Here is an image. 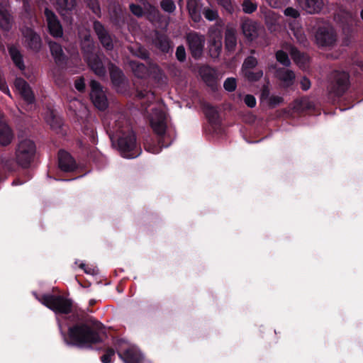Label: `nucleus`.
I'll use <instances>...</instances> for the list:
<instances>
[{
    "mask_svg": "<svg viewBox=\"0 0 363 363\" xmlns=\"http://www.w3.org/2000/svg\"><path fill=\"white\" fill-rule=\"evenodd\" d=\"M152 113L149 114V121L154 133L159 137V144L154 145L151 141L145 143V150L151 153H159L162 147H168L172 140L173 133L167 127V118L161 104L151 108Z\"/></svg>",
    "mask_w": 363,
    "mask_h": 363,
    "instance_id": "obj_1",
    "label": "nucleus"
},
{
    "mask_svg": "<svg viewBox=\"0 0 363 363\" xmlns=\"http://www.w3.org/2000/svg\"><path fill=\"white\" fill-rule=\"evenodd\" d=\"M111 138L118 140L119 150L123 157L134 158L140 154L135 135L130 129L124 116H120L109 129Z\"/></svg>",
    "mask_w": 363,
    "mask_h": 363,
    "instance_id": "obj_2",
    "label": "nucleus"
},
{
    "mask_svg": "<svg viewBox=\"0 0 363 363\" xmlns=\"http://www.w3.org/2000/svg\"><path fill=\"white\" fill-rule=\"evenodd\" d=\"M69 337L72 342L80 347H89L93 344L103 341L106 337L105 328L101 324H80L69 330Z\"/></svg>",
    "mask_w": 363,
    "mask_h": 363,
    "instance_id": "obj_3",
    "label": "nucleus"
},
{
    "mask_svg": "<svg viewBox=\"0 0 363 363\" xmlns=\"http://www.w3.org/2000/svg\"><path fill=\"white\" fill-rule=\"evenodd\" d=\"M79 37L82 38V48L84 52L86 60L89 66L99 76H104L106 73L105 68L99 56L93 53L94 45L90 38L89 32L86 30L79 32Z\"/></svg>",
    "mask_w": 363,
    "mask_h": 363,
    "instance_id": "obj_4",
    "label": "nucleus"
},
{
    "mask_svg": "<svg viewBox=\"0 0 363 363\" xmlns=\"http://www.w3.org/2000/svg\"><path fill=\"white\" fill-rule=\"evenodd\" d=\"M36 152V146L30 139H23L18 143L15 152L16 163L23 167H29Z\"/></svg>",
    "mask_w": 363,
    "mask_h": 363,
    "instance_id": "obj_5",
    "label": "nucleus"
},
{
    "mask_svg": "<svg viewBox=\"0 0 363 363\" xmlns=\"http://www.w3.org/2000/svg\"><path fill=\"white\" fill-rule=\"evenodd\" d=\"M38 300L55 313H69L72 309L70 300L61 296L44 295Z\"/></svg>",
    "mask_w": 363,
    "mask_h": 363,
    "instance_id": "obj_6",
    "label": "nucleus"
},
{
    "mask_svg": "<svg viewBox=\"0 0 363 363\" xmlns=\"http://www.w3.org/2000/svg\"><path fill=\"white\" fill-rule=\"evenodd\" d=\"M223 23L211 27L208 31V48L211 57L217 58L222 50V30Z\"/></svg>",
    "mask_w": 363,
    "mask_h": 363,
    "instance_id": "obj_7",
    "label": "nucleus"
},
{
    "mask_svg": "<svg viewBox=\"0 0 363 363\" xmlns=\"http://www.w3.org/2000/svg\"><path fill=\"white\" fill-rule=\"evenodd\" d=\"M90 96L94 106L99 110L106 109L108 106V101L101 85L97 82L92 80L90 82Z\"/></svg>",
    "mask_w": 363,
    "mask_h": 363,
    "instance_id": "obj_8",
    "label": "nucleus"
},
{
    "mask_svg": "<svg viewBox=\"0 0 363 363\" xmlns=\"http://www.w3.org/2000/svg\"><path fill=\"white\" fill-rule=\"evenodd\" d=\"M315 39L319 46H331L336 40V35L333 28L326 25L318 29L315 34Z\"/></svg>",
    "mask_w": 363,
    "mask_h": 363,
    "instance_id": "obj_9",
    "label": "nucleus"
},
{
    "mask_svg": "<svg viewBox=\"0 0 363 363\" xmlns=\"http://www.w3.org/2000/svg\"><path fill=\"white\" fill-rule=\"evenodd\" d=\"M186 39L192 56L195 58L199 57L203 52L204 36L196 32H191L187 35Z\"/></svg>",
    "mask_w": 363,
    "mask_h": 363,
    "instance_id": "obj_10",
    "label": "nucleus"
},
{
    "mask_svg": "<svg viewBox=\"0 0 363 363\" xmlns=\"http://www.w3.org/2000/svg\"><path fill=\"white\" fill-rule=\"evenodd\" d=\"M45 17L51 35L55 38L62 36V28L56 15L48 9L45 10Z\"/></svg>",
    "mask_w": 363,
    "mask_h": 363,
    "instance_id": "obj_11",
    "label": "nucleus"
},
{
    "mask_svg": "<svg viewBox=\"0 0 363 363\" xmlns=\"http://www.w3.org/2000/svg\"><path fill=\"white\" fill-rule=\"evenodd\" d=\"M130 65L133 72L138 78H145L149 75L150 73L152 74V72H157L159 75L160 79L165 78L157 66L152 65L150 69H147L143 64L139 63L136 61L130 62Z\"/></svg>",
    "mask_w": 363,
    "mask_h": 363,
    "instance_id": "obj_12",
    "label": "nucleus"
},
{
    "mask_svg": "<svg viewBox=\"0 0 363 363\" xmlns=\"http://www.w3.org/2000/svg\"><path fill=\"white\" fill-rule=\"evenodd\" d=\"M15 86L28 105H32L34 102V96L27 82L23 79L18 78L15 81Z\"/></svg>",
    "mask_w": 363,
    "mask_h": 363,
    "instance_id": "obj_13",
    "label": "nucleus"
},
{
    "mask_svg": "<svg viewBox=\"0 0 363 363\" xmlns=\"http://www.w3.org/2000/svg\"><path fill=\"white\" fill-rule=\"evenodd\" d=\"M9 0H0V27L8 30L12 25V18L7 8Z\"/></svg>",
    "mask_w": 363,
    "mask_h": 363,
    "instance_id": "obj_14",
    "label": "nucleus"
},
{
    "mask_svg": "<svg viewBox=\"0 0 363 363\" xmlns=\"http://www.w3.org/2000/svg\"><path fill=\"white\" fill-rule=\"evenodd\" d=\"M22 33L28 45L33 50H39L41 47L40 37L28 28L23 29Z\"/></svg>",
    "mask_w": 363,
    "mask_h": 363,
    "instance_id": "obj_15",
    "label": "nucleus"
},
{
    "mask_svg": "<svg viewBox=\"0 0 363 363\" xmlns=\"http://www.w3.org/2000/svg\"><path fill=\"white\" fill-rule=\"evenodd\" d=\"M333 78L336 85V94H341L347 88L349 82V75L345 72H335L333 74Z\"/></svg>",
    "mask_w": 363,
    "mask_h": 363,
    "instance_id": "obj_16",
    "label": "nucleus"
},
{
    "mask_svg": "<svg viewBox=\"0 0 363 363\" xmlns=\"http://www.w3.org/2000/svg\"><path fill=\"white\" fill-rule=\"evenodd\" d=\"M59 167L65 172L72 171L76 164L72 157L67 152L60 150L58 154Z\"/></svg>",
    "mask_w": 363,
    "mask_h": 363,
    "instance_id": "obj_17",
    "label": "nucleus"
},
{
    "mask_svg": "<svg viewBox=\"0 0 363 363\" xmlns=\"http://www.w3.org/2000/svg\"><path fill=\"white\" fill-rule=\"evenodd\" d=\"M118 354L125 363H142V355L135 347H130Z\"/></svg>",
    "mask_w": 363,
    "mask_h": 363,
    "instance_id": "obj_18",
    "label": "nucleus"
},
{
    "mask_svg": "<svg viewBox=\"0 0 363 363\" xmlns=\"http://www.w3.org/2000/svg\"><path fill=\"white\" fill-rule=\"evenodd\" d=\"M94 28L104 47L107 50H111L113 48L112 40L106 33L104 26L99 22L95 21Z\"/></svg>",
    "mask_w": 363,
    "mask_h": 363,
    "instance_id": "obj_19",
    "label": "nucleus"
},
{
    "mask_svg": "<svg viewBox=\"0 0 363 363\" xmlns=\"http://www.w3.org/2000/svg\"><path fill=\"white\" fill-rule=\"evenodd\" d=\"M201 6L199 0H189L187 1L189 14L194 22H199L201 19Z\"/></svg>",
    "mask_w": 363,
    "mask_h": 363,
    "instance_id": "obj_20",
    "label": "nucleus"
},
{
    "mask_svg": "<svg viewBox=\"0 0 363 363\" xmlns=\"http://www.w3.org/2000/svg\"><path fill=\"white\" fill-rule=\"evenodd\" d=\"M276 76L281 82L284 87L291 86L295 79L294 72L285 68L278 69Z\"/></svg>",
    "mask_w": 363,
    "mask_h": 363,
    "instance_id": "obj_21",
    "label": "nucleus"
},
{
    "mask_svg": "<svg viewBox=\"0 0 363 363\" xmlns=\"http://www.w3.org/2000/svg\"><path fill=\"white\" fill-rule=\"evenodd\" d=\"M300 6L309 13L319 12L323 5L322 0H298Z\"/></svg>",
    "mask_w": 363,
    "mask_h": 363,
    "instance_id": "obj_22",
    "label": "nucleus"
},
{
    "mask_svg": "<svg viewBox=\"0 0 363 363\" xmlns=\"http://www.w3.org/2000/svg\"><path fill=\"white\" fill-rule=\"evenodd\" d=\"M286 49L289 52L291 57L295 63L297 64L300 67L304 69L306 67V65L308 62V57L301 53L291 45H288Z\"/></svg>",
    "mask_w": 363,
    "mask_h": 363,
    "instance_id": "obj_23",
    "label": "nucleus"
},
{
    "mask_svg": "<svg viewBox=\"0 0 363 363\" xmlns=\"http://www.w3.org/2000/svg\"><path fill=\"white\" fill-rule=\"evenodd\" d=\"M13 138L12 131L9 126L4 122L0 121V144L8 145Z\"/></svg>",
    "mask_w": 363,
    "mask_h": 363,
    "instance_id": "obj_24",
    "label": "nucleus"
},
{
    "mask_svg": "<svg viewBox=\"0 0 363 363\" xmlns=\"http://www.w3.org/2000/svg\"><path fill=\"white\" fill-rule=\"evenodd\" d=\"M243 35L249 40H252L257 35V24L250 20H245L242 23Z\"/></svg>",
    "mask_w": 363,
    "mask_h": 363,
    "instance_id": "obj_25",
    "label": "nucleus"
},
{
    "mask_svg": "<svg viewBox=\"0 0 363 363\" xmlns=\"http://www.w3.org/2000/svg\"><path fill=\"white\" fill-rule=\"evenodd\" d=\"M108 69L113 85L116 87H119L125 79L123 72L112 64L110 65Z\"/></svg>",
    "mask_w": 363,
    "mask_h": 363,
    "instance_id": "obj_26",
    "label": "nucleus"
},
{
    "mask_svg": "<svg viewBox=\"0 0 363 363\" xmlns=\"http://www.w3.org/2000/svg\"><path fill=\"white\" fill-rule=\"evenodd\" d=\"M237 44L236 30L227 28L225 31V48L229 51L233 50Z\"/></svg>",
    "mask_w": 363,
    "mask_h": 363,
    "instance_id": "obj_27",
    "label": "nucleus"
},
{
    "mask_svg": "<svg viewBox=\"0 0 363 363\" xmlns=\"http://www.w3.org/2000/svg\"><path fill=\"white\" fill-rule=\"evenodd\" d=\"M55 4H56L57 9L64 16L66 12L71 11L75 4L74 0H55Z\"/></svg>",
    "mask_w": 363,
    "mask_h": 363,
    "instance_id": "obj_28",
    "label": "nucleus"
},
{
    "mask_svg": "<svg viewBox=\"0 0 363 363\" xmlns=\"http://www.w3.org/2000/svg\"><path fill=\"white\" fill-rule=\"evenodd\" d=\"M199 72L207 84L212 85L214 83L216 72L213 69L208 66H203L201 67Z\"/></svg>",
    "mask_w": 363,
    "mask_h": 363,
    "instance_id": "obj_29",
    "label": "nucleus"
},
{
    "mask_svg": "<svg viewBox=\"0 0 363 363\" xmlns=\"http://www.w3.org/2000/svg\"><path fill=\"white\" fill-rule=\"evenodd\" d=\"M9 52L16 66L21 70H23L25 65L23 64L22 55L19 50L16 47H11L9 49Z\"/></svg>",
    "mask_w": 363,
    "mask_h": 363,
    "instance_id": "obj_30",
    "label": "nucleus"
},
{
    "mask_svg": "<svg viewBox=\"0 0 363 363\" xmlns=\"http://www.w3.org/2000/svg\"><path fill=\"white\" fill-rule=\"evenodd\" d=\"M48 43L51 54L56 63H60L64 60L63 51L61 46L59 44L51 41Z\"/></svg>",
    "mask_w": 363,
    "mask_h": 363,
    "instance_id": "obj_31",
    "label": "nucleus"
},
{
    "mask_svg": "<svg viewBox=\"0 0 363 363\" xmlns=\"http://www.w3.org/2000/svg\"><path fill=\"white\" fill-rule=\"evenodd\" d=\"M257 65V60L254 57H249L245 59L242 65V73L245 74L247 72L252 71L254 67Z\"/></svg>",
    "mask_w": 363,
    "mask_h": 363,
    "instance_id": "obj_32",
    "label": "nucleus"
},
{
    "mask_svg": "<svg viewBox=\"0 0 363 363\" xmlns=\"http://www.w3.org/2000/svg\"><path fill=\"white\" fill-rule=\"evenodd\" d=\"M291 30L293 31L294 35L300 43H304L306 41V35L301 28L296 27L294 23L290 24Z\"/></svg>",
    "mask_w": 363,
    "mask_h": 363,
    "instance_id": "obj_33",
    "label": "nucleus"
},
{
    "mask_svg": "<svg viewBox=\"0 0 363 363\" xmlns=\"http://www.w3.org/2000/svg\"><path fill=\"white\" fill-rule=\"evenodd\" d=\"M204 112L206 117L209 119L211 122H214L218 118V111L217 109L211 106L208 104L204 106Z\"/></svg>",
    "mask_w": 363,
    "mask_h": 363,
    "instance_id": "obj_34",
    "label": "nucleus"
},
{
    "mask_svg": "<svg viewBox=\"0 0 363 363\" xmlns=\"http://www.w3.org/2000/svg\"><path fill=\"white\" fill-rule=\"evenodd\" d=\"M156 45L163 52H168L170 48L169 41L166 36H161L156 40Z\"/></svg>",
    "mask_w": 363,
    "mask_h": 363,
    "instance_id": "obj_35",
    "label": "nucleus"
},
{
    "mask_svg": "<svg viewBox=\"0 0 363 363\" xmlns=\"http://www.w3.org/2000/svg\"><path fill=\"white\" fill-rule=\"evenodd\" d=\"M244 76L250 82H256L259 80L262 76L263 72L262 70H257V71H250L247 72L246 73L243 74Z\"/></svg>",
    "mask_w": 363,
    "mask_h": 363,
    "instance_id": "obj_36",
    "label": "nucleus"
},
{
    "mask_svg": "<svg viewBox=\"0 0 363 363\" xmlns=\"http://www.w3.org/2000/svg\"><path fill=\"white\" fill-rule=\"evenodd\" d=\"M257 4L251 0H245L242 3V10L246 13H251L257 9Z\"/></svg>",
    "mask_w": 363,
    "mask_h": 363,
    "instance_id": "obj_37",
    "label": "nucleus"
},
{
    "mask_svg": "<svg viewBox=\"0 0 363 363\" xmlns=\"http://www.w3.org/2000/svg\"><path fill=\"white\" fill-rule=\"evenodd\" d=\"M162 9L167 12L172 13L175 10V4L172 0H162L161 1Z\"/></svg>",
    "mask_w": 363,
    "mask_h": 363,
    "instance_id": "obj_38",
    "label": "nucleus"
},
{
    "mask_svg": "<svg viewBox=\"0 0 363 363\" xmlns=\"http://www.w3.org/2000/svg\"><path fill=\"white\" fill-rule=\"evenodd\" d=\"M277 60L285 66H289L290 65V60L289 57L286 52L282 50H279L276 54Z\"/></svg>",
    "mask_w": 363,
    "mask_h": 363,
    "instance_id": "obj_39",
    "label": "nucleus"
},
{
    "mask_svg": "<svg viewBox=\"0 0 363 363\" xmlns=\"http://www.w3.org/2000/svg\"><path fill=\"white\" fill-rule=\"evenodd\" d=\"M115 352L113 349H108L105 354L101 356V360L103 363H111L114 357Z\"/></svg>",
    "mask_w": 363,
    "mask_h": 363,
    "instance_id": "obj_40",
    "label": "nucleus"
},
{
    "mask_svg": "<svg viewBox=\"0 0 363 363\" xmlns=\"http://www.w3.org/2000/svg\"><path fill=\"white\" fill-rule=\"evenodd\" d=\"M236 85H237V83H236V79L235 78H228L225 82H224V88L226 91H233L236 88Z\"/></svg>",
    "mask_w": 363,
    "mask_h": 363,
    "instance_id": "obj_41",
    "label": "nucleus"
},
{
    "mask_svg": "<svg viewBox=\"0 0 363 363\" xmlns=\"http://www.w3.org/2000/svg\"><path fill=\"white\" fill-rule=\"evenodd\" d=\"M203 13L205 18L208 21H214L217 19L218 14L216 10H213L211 9H206L203 10Z\"/></svg>",
    "mask_w": 363,
    "mask_h": 363,
    "instance_id": "obj_42",
    "label": "nucleus"
},
{
    "mask_svg": "<svg viewBox=\"0 0 363 363\" xmlns=\"http://www.w3.org/2000/svg\"><path fill=\"white\" fill-rule=\"evenodd\" d=\"M138 96L141 99H147V101L150 102H152L155 99L154 94L149 91H140L138 92Z\"/></svg>",
    "mask_w": 363,
    "mask_h": 363,
    "instance_id": "obj_43",
    "label": "nucleus"
},
{
    "mask_svg": "<svg viewBox=\"0 0 363 363\" xmlns=\"http://www.w3.org/2000/svg\"><path fill=\"white\" fill-rule=\"evenodd\" d=\"M218 4H220L227 11L232 13L234 11V7L230 0H217Z\"/></svg>",
    "mask_w": 363,
    "mask_h": 363,
    "instance_id": "obj_44",
    "label": "nucleus"
},
{
    "mask_svg": "<svg viewBox=\"0 0 363 363\" xmlns=\"http://www.w3.org/2000/svg\"><path fill=\"white\" fill-rule=\"evenodd\" d=\"M130 9L134 15H135L138 17L142 16L144 13L143 9L140 6L137 5V4H130Z\"/></svg>",
    "mask_w": 363,
    "mask_h": 363,
    "instance_id": "obj_45",
    "label": "nucleus"
},
{
    "mask_svg": "<svg viewBox=\"0 0 363 363\" xmlns=\"http://www.w3.org/2000/svg\"><path fill=\"white\" fill-rule=\"evenodd\" d=\"M176 56L179 61H184L185 60L186 52L183 46L181 45L177 48L176 51Z\"/></svg>",
    "mask_w": 363,
    "mask_h": 363,
    "instance_id": "obj_46",
    "label": "nucleus"
},
{
    "mask_svg": "<svg viewBox=\"0 0 363 363\" xmlns=\"http://www.w3.org/2000/svg\"><path fill=\"white\" fill-rule=\"evenodd\" d=\"M284 14L286 16H290L294 18H296L299 16V13L297 10L294 8L289 7L284 10Z\"/></svg>",
    "mask_w": 363,
    "mask_h": 363,
    "instance_id": "obj_47",
    "label": "nucleus"
},
{
    "mask_svg": "<svg viewBox=\"0 0 363 363\" xmlns=\"http://www.w3.org/2000/svg\"><path fill=\"white\" fill-rule=\"evenodd\" d=\"M244 101L245 103L250 108H253L256 105L255 98L252 95H246Z\"/></svg>",
    "mask_w": 363,
    "mask_h": 363,
    "instance_id": "obj_48",
    "label": "nucleus"
},
{
    "mask_svg": "<svg viewBox=\"0 0 363 363\" xmlns=\"http://www.w3.org/2000/svg\"><path fill=\"white\" fill-rule=\"evenodd\" d=\"M267 1L272 7L278 8L281 6L286 0H267Z\"/></svg>",
    "mask_w": 363,
    "mask_h": 363,
    "instance_id": "obj_49",
    "label": "nucleus"
},
{
    "mask_svg": "<svg viewBox=\"0 0 363 363\" xmlns=\"http://www.w3.org/2000/svg\"><path fill=\"white\" fill-rule=\"evenodd\" d=\"M269 104L272 106H276L281 104L283 101V99L279 96H272L269 98Z\"/></svg>",
    "mask_w": 363,
    "mask_h": 363,
    "instance_id": "obj_50",
    "label": "nucleus"
},
{
    "mask_svg": "<svg viewBox=\"0 0 363 363\" xmlns=\"http://www.w3.org/2000/svg\"><path fill=\"white\" fill-rule=\"evenodd\" d=\"M301 86L303 90H304V91L308 90L311 87L310 80L308 79H307L306 77H303L301 80Z\"/></svg>",
    "mask_w": 363,
    "mask_h": 363,
    "instance_id": "obj_51",
    "label": "nucleus"
},
{
    "mask_svg": "<svg viewBox=\"0 0 363 363\" xmlns=\"http://www.w3.org/2000/svg\"><path fill=\"white\" fill-rule=\"evenodd\" d=\"M74 86L78 91H82L85 87L84 80L82 79H77L74 83Z\"/></svg>",
    "mask_w": 363,
    "mask_h": 363,
    "instance_id": "obj_52",
    "label": "nucleus"
},
{
    "mask_svg": "<svg viewBox=\"0 0 363 363\" xmlns=\"http://www.w3.org/2000/svg\"><path fill=\"white\" fill-rule=\"evenodd\" d=\"M1 162L4 164V166L7 168L9 170H13V168L11 165V161L9 160H6L5 158H2Z\"/></svg>",
    "mask_w": 363,
    "mask_h": 363,
    "instance_id": "obj_53",
    "label": "nucleus"
},
{
    "mask_svg": "<svg viewBox=\"0 0 363 363\" xmlns=\"http://www.w3.org/2000/svg\"><path fill=\"white\" fill-rule=\"evenodd\" d=\"M137 55L141 58H146L148 55L147 51L141 48H139V53H137Z\"/></svg>",
    "mask_w": 363,
    "mask_h": 363,
    "instance_id": "obj_54",
    "label": "nucleus"
},
{
    "mask_svg": "<svg viewBox=\"0 0 363 363\" xmlns=\"http://www.w3.org/2000/svg\"><path fill=\"white\" fill-rule=\"evenodd\" d=\"M79 267L84 269V271L87 274H91L92 273V269L91 267H87L85 264L82 263L79 265Z\"/></svg>",
    "mask_w": 363,
    "mask_h": 363,
    "instance_id": "obj_55",
    "label": "nucleus"
},
{
    "mask_svg": "<svg viewBox=\"0 0 363 363\" xmlns=\"http://www.w3.org/2000/svg\"><path fill=\"white\" fill-rule=\"evenodd\" d=\"M91 9L93 10V12L96 14V15H99V13H100V8L98 5L97 3H93L92 4V6H91Z\"/></svg>",
    "mask_w": 363,
    "mask_h": 363,
    "instance_id": "obj_56",
    "label": "nucleus"
},
{
    "mask_svg": "<svg viewBox=\"0 0 363 363\" xmlns=\"http://www.w3.org/2000/svg\"><path fill=\"white\" fill-rule=\"evenodd\" d=\"M150 9H151V13H152L154 15V16H157V17L159 16V12L157 9H155V8L150 7Z\"/></svg>",
    "mask_w": 363,
    "mask_h": 363,
    "instance_id": "obj_57",
    "label": "nucleus"
},
{
    "mask_svg": "<svg viewBox=\"0 0 363 363\" xmlns=\"http://www.w3.org/2000/svg\"><path fill=\"white\" fill-rule=\"evenodd\" d=\"M47 121H48V123H50V125L52 128H55L56 125L55 124H53L52 122H50L48 119L47 120Z\"/></svg>",
    "mask_w": 363,
    "mask_h": 363,
    "instance_id": "obj_58",
    "label": "nucleus"
},
{
    "mask_svg": "<svg viewBox=\"0 0 363 363\" xmlns=\"http://www.w3.org/2000/svg\"><path fill=\"white\" fill-rule=\"evenodd\" d=\"M361 17H362V18L363 19V10H362V12H361Z\"/></svg>",
    "mask_w": 363,
    "mask_h": 363,
    "instance_id": "obj_59",
    "label": "nucleus"
},
{
    "mask_svg": "<svg viewBox=\"0 0 363 363\" xmlns=\"http://www.w3.org/2000/svg\"><path fill=\"white\" fill-rule=\"evenodd\" d=\"M72 103L75 104V103H79L78 101H74Z\"/></svg>",
    "mask_w": 363,
    "mask_h": 363,
    "instance_id": "obj_60",
    "label": "nucleus"
}]
</instances>
